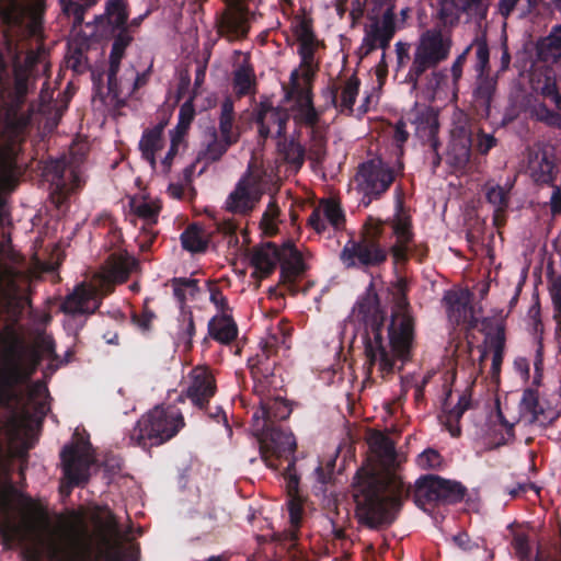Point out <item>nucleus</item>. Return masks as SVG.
I'll return each instance as SVG.
<instances>
[{
	"mask_svg": "<svg viewBox=\"0 0 561 561\" xmlns=\"http://www.w3.org/2000/svg\"><path fill=\"white\" fill-rule=\"evenodd\" d=\"M18 494L12 483L0 490V537L7 548L15 542L30 541L23 551L25 561H138L139 545L124 543V535L114 514L95 520L101 550L93 557L89 549L73 547L81 527L78 520L58 528H50L46 523L48 534L45 537L38 533L33 519L15 523L13 512Z\"/></svg>",
	"mask_w": 561,
	"mask_h": 561,
	"instance_id": "obj_1",
	"label": "nucleus"
},
{
	"mask_svg": "<svg viewBox=\"0 0 561 561\" xmlns=\"http://www.w3.org/2000/svg\"><path fill=\"white\" fill-rule=\"evenodd\" d=\"M410 495L411 488L399 476L387 473L382 477L373 469L362 467L352 483L355 518L369 529L389 527Z\"/></svg>",
	"mask_w": 561,
	"mask_h": 561,
	"instance_id": "obj_2",
	"label": "nucleus"
},
{
	"mask_svg": "<svg viewBox=\"0 0 561 561\" xmlns=\"http://www.w3.org/2000/svg\"><path fill=\"white\" fill-rule=\"evenodd\" d=\"M0 28L8 51L13 54L11 72L0 80V102L23 105L34 89V68L45 55L42 38H38L42 27L35 34L16 33L11 41H7L2 23Z\"/></svg>",
	"mask_w": 561,
	"mask_h": 561,
	"instance_id": "obj_3",
	"label": "nucleus"
},
{
	"mask_svg": "<svg viewBox=\"0 0 561 561\" xmlns=\"http://www.w3.org/2000/svg\"><path fill=\"white\" fill-rule=\"evenodd\" d=\"M354 312L357 319L364 323L365 332L363 342L365 347L366 362L364 367L367 376H371L375 366L382 378L392 375L398 358L387 350L383 341L385 313L380 308L379 297L373 282L367 286L365 293L359 296Z\"/></svg>",
	"mask_w": 561,
	"mask_h": 561,
	"instance_id": "obj_4",
	"label": "nucleus"
},
{
	"mask_svg": "<svg viewBox=\"0 0 561 561\" xmlns=\"http://www.w3.org/2000/svg\"><path fill=\"white\" fill-rule=\"evenodd\" d=\"M0 342L5 347L2 365V387H0V403L16 405L21 402L19 386L26 383L35 374L43 360L39 351L33 350L27 364H23L24 345L13 325H5L0 333Z\"/></svg>",
	"mask_w": 561,
	"mask_h": 561,
	"instance_id": "obj_5",
	"label": "nucleus"
},
{
	"mask_svg": "<svg viewBox=\"0 0 561 561\" xmlns=\"http://www.w3.org/2000/svg\"><path fill=\"white\" fill-rule=\"evenodd\" d=\"M381 224L366 222L357 239L346 241L339 259L344 268L369 272L381 267L388 260L390 249L381 243Z\"/></svg>",
	"mask_w": 561,
	"mask_h": 561,
	"instance_id": "obj_6",
	"label": "nucleus"
},
{
	"mask_svg": "<svg viewBox=\"0 0 561 561\" xmlns=\"http://www.w3.org/2000/svg\"><path fill=\"white\" fill-rule=\"evenodd\" d=\"M391 294L394 310L388 325V339L391 352L401 362L398 370H402L403 365L412 358L415 336L414 319L409 312L408 282L404 277L397 278L392 284Z\"/></svg>",
	"mask_w": 561,
	"mask_h": 561,
	"instance_id": "obj_7",
	"label": "nucleus"
},
{
	"mask_svg": "<svg viewBox=\"0 0 561 561\" xmlns=\"http://www.w3.org/2000/svg\"><path fill=\"white\" fill-rule=\"evenodd\" d=\"M295 35L300 44L302 62L299 70L291 73L290 82L285 87V100L295 102L296 105H313L311 85L316 73L314 50L318 42L311 19L304 18L297 25Z\"/></svg>",
	"mask_w": 561,
	"mask_h": 561,
	"instance_id": "obj_8",
	"label": "nucleus"
},
{
	"mask_svg": "<svg viewBox=\"0 0 561 561\" xmlns=\"http://www.w3.org/2000/svg\"><path fill=\"white\" fill-rule=\"evenodd\" d=\"M185 426L182 412L175 407H154L144 414L130 433V440L144 449L160 446Z\"/></svg>",
	"mask_w": 561,
	"mask_h": 561,
	"instance_id": "obj_9",
	"label": "nucleus"
},
{
	"mask_svg": "<svg viewBox=\"0 0 561 561\" xmlns=\"http://www.w3.org/2000/svg\"><path fill=\"white\" fill-rule=\"evenodd\" d=\"M287 339L289 334L282 327H277L276 332L268 334L261 344V351L249 358L248 366L254 381L255 394L282 389L283 379L277 352L280 344H286Z\"/></svg>",
	"mask_w": 561,
	"mask_h": 561,
	"instance_id": "obj_10",
	"label": "nucleus"
},
{
	"mask_svg": "<svg viewBox=\"0 0 561 561\" xmlns=\"http://www.w3.org/2000/svg\"><path fill=\"white\" fill-rule=\"evenodd\" d=\"M394 180L393 167L380 157L359 163L354 176L355 190L360 195L359 205L367 208L373 202L380 201Z\"/></svg>",
	"mask_w": 561,
	"mask_h": 561,
	"instance_id": "obj_11",
	"label": "nucleus"
},
{
	"mask_svg": "<svg viewBox=\"0 0 561 561\" xmlns=\"http://www.w3.org/2000/svg\"><path fill=\"white\" fill-rule=\"evenodd\" d=\"M62 481L59 491L69 496L75 488H84L90 480V469L94 463L92 446L89 439L80 438L68 444L60 451Z\"/></svg>",
	"mask_w": 561,
	"mask_h": 561,
	"instance_id": "obj_12",
	"label": "nucleus"
},
{
	"mask_svg": "<svg viewBox=\"0 0 561 561\" xmlns=\"http://www.w3.org/2000/svg\"><path fill=\"white\" fill-rule=\"evenodd\" d=\"M44 0H0V23L7 41L16 33L35 34L41 28Z\"/></svg>",
	"mask_w": 561,
	"mask_h": 561,
	"instance_id": "obj_13",
	"label": "nucleus"
},
{
	"mask_svg": "<svg viewBox=\"0 0 561 561\" xmlns=\"http://www.w3.org/2000/svg\"><path fill=\"white\" fill-rule=\"evenodd\" d=\"M261 431V453L268 461L267 454L275 459L288 460L284 476L288 480L289 488H297L299 477L296 473V451L297 443L294 434L283 425L260 427Z\"/></svg>",
	"mask_w": 561,
	"mask_h": 561,
	"instance_id": "obj_14",
	"label": "nucleus"
},
{
	"mask_svg": "<svg viewBox=\"0 0 561 561\" xmlns=\"http://www.w3.org/2000/svg\"><path fill=\"white\" fill-rule=\"evenodd\" d=\"M467 494V489L460 482L444 479L436 474L421 476L415 481L413 500L416 506L451 505L460 503Z\"/></svg>",
	"mask_w": 561,
	"mask_h": 561,
	"instance_id": "obj_15",
	"label": "nucleus"
},
{
	"mask_svg": "<svg viewBox=\"0 0 561 561\" xmlns=\"http://www.w3.org/2000/svg\"><path fill=\"white\" fill-rule=\"evenodd\" d=\"M451 46L449 37L444 38L440 28L428 30L422 34L416 47L411 76L415 81L430 68H435L448 57Z\"/></svg>",
	"mask_w": 561,
	"mask_h": 561,
	"instance_id": "obj_16",
	"label": "nucleus"
},
{
	"mask_svg": "<svg viewBox=\"0 0 561 561\" xmlns=\"http://www.w3.org/2000/svg\"><path fill=\"white\" fill-rule=\"evenodd\" d=\"M471 127L470 114L463 107H454L447 157L457 169H463L470 161L473 142Z\"/></svg>",
	"mask_w": 561,
	"mask_h": 561,
	"instance_id": "obj_17",
	"label": "nucleus"
},
{
	"mask_svg": "<svg viewBox=\"0 0 561 561\" xmlns=\"http://www.w3.org/2000/svg\"><path fill=\"white\" fill-rule=\"evenodd\" d=\"M370 24L366 28L364 39L365 54H369L376 48L386 49L396 33L394 7L383 5L382 9L373 5L368 15Z\"/></svg>",
	"mask_w": 561,
	"mask_h": 561,
	"instance_id": "obj_18",
	"label": "nucleus"
},
{
	"mask_svg": "<svg viewBox=\"0 0 561 561\" xmlns=\"http://www.w3.org/2000/svg\"><path fill=\"white\" fill-rule=\"evenodd\" d=\"M225 10L216 22L217 32L229 41L242 39L250 31L248 0H224Z\"/></svg>",
	"mask_w": 561,
	"mask_h": 561,
	"instance_id": "obj_19",
	"label": "nucleus"
},
{
	"mask_svg": "<svg viewBox=\"0 0 561 561\" xmlns=\"http://www.w3.org/2000/svg\"><path fill=\"white\" fill-rule=\"evenodd\" d=\"M279 282L276 287L270 289L275 294L278 287H284L290 295L298 293L297 279L306 272V264L301 253L291 240L283 243V251L279 257Z\"/></svg>",
	"mask_w": 561,
	"mask_h": 561,
	"instance_id": "obj_20",
	"label": "nucleus"
},
{
	"mask_svg": "<svg viewBox=\"0 0 561 561\" xmlns=\"http://www.w3.org/2000/svg\"><path fill=\"white\" fill-rule=\"evenodd\" d=\"M488 12L486 0H439L437 19L444 28L458 25L461 14L485 19Z\"/></svg>",
	"mask_w": 561,
	"mask_h": 561,
	"instance_id": "obj_21",
	"label": "nucleus"
},
{
	"mask_svg": "<svg viewBox=\"0 0 561 561\" xmlns=\"http://www.w3.org/2000/svg\"><path fill=\"white\" fill-rule=\"evenodd\" d=\"M276 391L270 390L264 394H257L260 397V409L253 414L256 428L282 425L280 422L290 416L293 412L291 404L276 394Z\"/></svg>",
	"mask_w": 561,
	"mask_h": 561,
	"instance_id": "obj_22",
	"label": "nucleus"
},
{
	"mask_svg": "<svg viewBox=\"0 0 561 561\" xmlns=\"http://www.w3.org/2000/svg\"><path fill=\"white\" fill-rule=\"evenodd\" d=\"M327 222L335 230L345 228V213L341 204L333 198H323L319 205L311 211L307 225L317 233H323L327 230Z\"/></svg>",
	"mask_w": 561,
	"mask_h": 561,
	"instance_id": "obj_23",
	"label": "nucleus"
},
{
	"mask_svg": "<svg viewBox=\"0 0 561 561\" xmlns=\"http://www.w3.org/2000/svg\"><path fill=\"white\" fill-rule=\"evenodd\" d=\"M261 198L250 174L242 176L226 199V210L236 215H249Z\"/></svg>",
	"mask_w": 561,
	"mask_h": 561,
	"instance_id": "obj_24",
	"label": "nucleus"
},
{
	"mask_svg": "<svg viewBox=\"0 0 561 561\" xmlns=\"http://www.w3.org/2000/svg\"><path fill=\"white\" fill-rule=\"evenodd\" d=\"M206 65L194 59L185 64L180 71V81L176 91V102L183 101L182 105H193L195 96L205 80Z\"/></svg>",
	"mask_w": 561,
	"mask_h": 561,
	"instance_id": "obj_25",
	"label": "nucleus"
},
{
	"mask_svg": "<svg viewBox=\"0 0 561 561\" xmlns=\"http://www.w3.org/2000/svg\"><path fill=\"white\" fill-rule=\"evenodd\" d=\"M171 107H162L158 111V124L153 127L146 128L139 140V150L141 157L146 160L152 169L156 168V153L162 149V134L165 126L169 124V119L172 116Z\"/></svg>",
	"mask_w": 561,
	"mask_h": 561,
	"instance_id": "obj_26",
	"label": "nucleus"
},
{
	"mask_svg": "<svg viewBox=\"0 0 561 561\" xmlns=\"http://www.w3.org/2000/svg\"><path fill=\"white\" fill-rule=\"evenodd\" d=\"M216 393V380L206 367H195L191 373V383L186 389V396L192 403L205 409L209 400Z\"/></svg>",
	"mask_w": 561,
	"mask_h": 561,
	"instance_id": "obj_27",
	"label": "nucleus"
},
{
	"mask_svg": "<svg viewBox=\"0 0 561 561\" xmlns=\"http://www.w3.org/2000/svg\"><path fill=\"white\" fill-rule=\"evenodd\" d=\"M128 10L125 0H108L105 13L95 18L94 23L102 37L114 36L117 31L128 28Z\"/></svg>",
	"mask_w": 561,
	"mask_h": 561,
	"instance_id": "obj_28",
	"label": "nucleus"
},
{
	"mask_svg": "<svg viewBox=\"0 0 561 561\" xmlns=\"http://www.w3.org/2000/svg\"><path fill=\"white\" fill-rule=\"evenodd\" d=\"M443 302L446 307L448 319L453 324L468 323L469 328H477L478 319L473 316V308L469 302L468 296L455 290H448L443 297Z\"/></svg>",
	"mask_w": 561,
	"mask_h": 561,
	"instance_id": "obj_29",
	"label": "nucleus"
},
{
	"mask_svg": "<svg viewBox=\"0 0 561 561\" xmlns=\"http://www.w3.org/2000/svg\"><path fill=\"white\" fill-rule=\"evenodd\" d=\"M413 116L416 137L422 142L428 145L431 150L440 148V141L437 136L439 130L437 108L423 107L422 111H416Z\"/></svg>",
	"mask_w": 561,
	"mask_h": 561,
	"instance_id": "obj_30",
	"label": "nucleus"
},
{
	"mask_svg": "<svg viewBox=\"0 0 561 561\" xmlns=\"http://www.w3.org/2000/svg\"><path fill=\"white\" fill-rule=\"evenodd\" d=\"M283 244L278 247L274 242H266L254 247L250 253V263L254 267L252 276L266 278L273 274L279 261Z\"/></svg>",
	"mask_w": 561,
	"mask_h": 561,
	"instance_id": "obj_31",
	"label": "nucleus"
},
{
	"mask_svg": "<svg viewBox=\"0 0 561 561\" xmlns=\"http://www.w3.org/2000/svg\"><path fill=\"white\" fill-rule=\"evenodd\" d=\"M289 119L287 107H260L256 124L259 135L266 139L268 136L283 137Z\"/></svg>",
	"mask_w": 561,
	"mask_h": 561,
	"instance_id": "obj_32",
	"label": "nucleus"
},
{
	"mask_svg": "<svg viewBox=\"0 0 561 561\" xmlns=\"http://www.w3.org/2000/svg\"><path fill=\"white\" fill-rule=\"evenodd\" d=\"M396 242L389 248L396 263L408 262V250L414 239L412 222L409 217H397L392 224Z\"/></svg>",
	"mask_w": 561,
	"mask_h": 561,
	"instance_id": "obj_33",
	"label": "nucleus"
},
{
	"mask_svg": "<svg viewBox=\"0 0 561 561\" xmlns=\"http://www.w3.org/2000/svg\"><path fill=\"white\" fill-rule=\"evenodd\" d=\"M513 185L514 182L506 183L504 186L489 182L484 186L485 199L494 207L493 221L497 227L505 222Z\"/></svg>",
	"mask_w": 561,
	"mask_h": 561,
	"instance_id": "obj_34",
	"label": "nucleus"
},
{
	"mask_svg": "<svg viewBox=\"0 0 561 561\" xmlns=\"http://www.w3.org/2000/svg\"><path fill=\"white\" fill-rule=\"evenodd\" d=\"M136 265L137 261L127 252L112 253L105 261L104 272L111 282L122 284L128 279Z\"/></svg>",
	"mask_w": 561,
	"mask_h": 561,
	"instance_id": "obj_35",
	"label": "nucleus"
},
{
	"mask_svg": "<svg viewBox=\"0 0 561 561\" xmlns=\"http://www.w3.org/2000/svg\"><path fill=\"white\" fill-rule=\"evenodd\" d=\"M208 336L216 342L228 345L238 336V327L229 313L214 316L207 324Z\"/></svg>",
	"mask_w": 561,
	"mask_h": 561,
	"instance_id": "obj_36",
	"label": "nucleus"
},
{
	"mask_svg": "<svg viewBox=\"0 0 561 561\" xmlns=\"http://www.w3.org/2000/svg\"><path fill=\"white\" fill-rule=\"evenodd\" d=\"M519 413L527 416L529 423L545 422L546 416L545 403L540 400L538 388L527 387L524 389L519 404Z\"/></svg>",
	"mask_w": 561,
	"mask_h": 561,
	"instance_id": "obj_37",
	"label": "nucleus"
},
{
	"mask_svg": "<svg viewBox=\"0 0 561 561\" xmlns=\"http://www.w3.org/2000/svg\"><path fill=\"white\" fill-rule=\"evenodd\" d=\"M93 299V293L83 285L78 286L62 301L60 309L66 314L94 313L98 306L90 309L89 304Z\"/></svg>",
	"mask_w": 561,
	"mask_h": 561,
	"instance_id": "obj_38",
	"label": "nucleus"
},
{
	"mask_svg": "<svg viewBox=\"0 0 561 561\" xmlns=\"http://www.w3.org/2000/svg\"><path fill=\"white\" fill-rule=\"evenodd\" d=\"M529 171L535 183L554 185L558 169L546 152L541 156L536 153L535 158L529 160Z\"/></svg>",
	"mask_w": 561,
	"mask_h": 561,
	"instance_id": "obj_39",
	"label": "nucleus"
},
{
	"mask_svg": "<svg viewBox=\"0 0 561 561\" xmlns=\"http://www.w3.org/2000/svg\"><path fill=\"white\" fill-rule=\"evenodd\" d=\"M537 57L540 61L556 64L561 59V24L536 45Z\"/></svg>",
	"mask_w": 561,
	"mask_h": 561,
	"instance_id": "obj_40",
	"label": "nucleus"
},
{
	"mask_svg": "<svg viewBox=\"0 0 561 561\" xmlns=\"http://www.w3.org/2000/svg\"><path fill=\"white\" fill-rule=\"evenodd\" d=\"M485 342L493 352L491 373L492 376L495 377L501 373L506 343L505 324L502 321L496 324L494 333H485Z\"/></svg>",
	"mask_w": 561,
	"mask_h": 561,
	"instance_id": "obj_41",
	"label": "nucleus"
},
{
	"mask_svg": "<svg viewBox=\"0 0 561 561\" xmlns=\"http://www.w3.org/2000/svg\"><path fill=\"white\" fill-rule=\"evenodd\" d=\"M131 213L145 221L144 227L152 228L158 222L161 203L158 199H135L129 203Z\"/></svg>",
	"mask_w": 561,
	"mask_h": 561,
	"instance_id": "obj_42",
	"label": "nucleus"
},
{
	"mask_svg": "<svg viewBox=\"0 0 561 561\" xmlns=\"http://www.w3.org/2000/svg\"><path fill=\"white\" fill-rule=\"evenodd\" d=\"M182 248L191 253H203L207 250L209 240L204 230L196 224L190 225L180 237Z\"/></svg>",
	"mask_w": 561,
	"mask_h": 561,
	"instance_id": "obj_43",
	"label": "nucleus"
},
{
	"mask_svg": "<svg viewBox=\"0 0 561 561\" xmlns=\"http://www.w3.org/2000/svg\"><path fill=\"white\" fill-rule=\"evenodd\" d=\"M90 48L85 38L73 39L67 54V67L76 72L82 73L88 69L87 53Z\"/></svg>",
	"mask_w": 561,
	"mask_h": 561,
	"instance_id": "obj_44",
	"label": "nucleus"
},
{
	"mask_svg": "<svg viewBox=\"0 0 561 561\" xmlns=\"http://www.w3.org/2000/svg\"><path fill=\"white\" fill-rule=\"evenodd\" d=\"M112 53L110 56V69H108V78L112 80L121 65V60L124 57L126 47L131 43L133 37L128 34V28H123L117 31L114 36Z\"/></svg>",
	"mask_w": 561,
	"mask_h": 561,
	"instance_id": "obj_45",
	"label": "nucleus"
},
{
	"mask_svg": "<svg viewBox=\"0 0 561 561\" xmlns=\"http://www.w3.org/2000/svg\"><path fill=\"white\" fill-rule=\"evenodd\" d=\"M469 405L470 400L466 396H460L458 403L446 411L444 424L453 437L460 436L461 428L459 426V422Z\"/></svg>",
	"mask_w": 561,
	"mask_h": 561,
	"instance_id": "obj_46",
	"label": "nucleus"
},
{
	"mask_svg": "<svg viewBox=\"0 0 561 561\" xmlns=\"http://www.w3.org/2000/svg\"><path fill=\"white\" fill-rule=\"evenodd\" d=\"M172 287L181 309H185V302L188 297L194 298L199 291L198 280L194 278L174 277L172 279Z\"/></svg>",
	"mask_w": 561,
	"mask_h": 561,
	"instance_id": "obj_47",
	"label": "nucleus"
},
{
	"mask_svg": "<svg viewBox=\"0 0 561 561\" xmlns=\"http://www.w3.org/2000/svg\"><path fill=\"white\" fill-rule=\"evenodd\" d=\"M219 117V131L221 138L236 144L239 139V130L234 125L236 113L234 107H221Z\"/></svg>",
	"mask_w": 561,
	"mask_h": 561,
	"instance_id": "obj_48",
	"label": "nucleus"
},
{
	"mask_svg": "<svg viewBox=\"0 0 561 561\" xmlns=\"http://www.w3.org/2000/svg\"><path fill=\"white\" fill-rule=\"evenodd\" d=\"M374 450L386 466H394L397 451L394 443L383 434H378L373 444Z\"/></svg>",
	"mask_w": 561,
	"mask_h": 561,
	"instance_id": "obj_49",
	"label": "nucleus"
},
{
	"mask_svg": "<svg viewBox=\"0 0 561 561\" xmlns=\"http://www.w3.org/2000/svg\"><path fill=\"white\" fill-rule=\"evenodd\" d=\"M233 90L239 98L254 93L255 77L250 68H241L234 72Z\"/></svg>",
	"mask_w": 561,
	"mask_h": 561,
	"instance_id": "obj_50",
	"label": "nucleus"
},
{
	"mask_svg": "<svg viewBox=\"0 0 561 561\" xmlns=\"http://www.w3.org/2000/svg\"><path fill=\"white\" fill-rule=\"evenodd\" d=\"M195 332L196 329L193 312L191 310L182 309L179 318L178 337L184 342L185 348L188 351L193 347V337Z\"/></svg>",
	"mask_w": 561,
	"mask_h": 561,
	"instance_id": "obj_51",
	"label": "nucleus"
},
{
	"mask_svg": "<svg viewBox=\"0 0 561 561\" xmlns=\"http://www.w3.org/2000/svg\"><path fill=\"white\" fill-rule=\"evenodd\" d=\"M536 91L549 102L561 105V93L553 76H545L536 81Z\"/></svg>",
	"mask_w": 561,
	"mask_h": 561,
	"instance_id": "obj_52",
	"label": "nucleus"
},
{
	"mask_svg": "<svg viewBox=\"0 0 561 561\" xmlns=\"http://www.w3.org/2000/svg\"><path fill=\"white\" fill-rule=\"evenodd\" d=\"M232 145L233 144L231 141L221 137L219 139L217 131L214 128L211 133V140L208 142L205 151L203 152V157L208 162H216L221 159V157Z\"/></svg>",
	"mask_w": 561,
	"mask_h": 561,
	"instance_id": "obj_53",
	"label": "nucleus"
},
{
	"mask_svg": "<svg viewBox=\"0 0 561 561\" xmlns=\"http://www.w3.org/2000/svg\"><path fill=\"white\" fill-rule=\"evenodd\" d=\"M179 122L175 128L171 131V137L183 140L184 136L195 117V107H180Z\"/></svg>",
	"mask_w": 561,
	"mask_h": 561,
	"instance_id": "obj_54",
	"label": "nucleus"
},
{
	"mask_svg": "<svg viewBox=\"0 0 561 561\" xmlns=\"http://www.w3.org/2000/svg\"><path fill=\"white\" fill-rule=\"evenodd\" d=\"M66 169H67V165H66V161L64 159L54 160L46 168L47 174L51 176V183L59 191L65 190L67 186V183L65 180Z\"/></svg>",
	"mask_w": 561,
	"mask_h": 561,
	"instance_id": "obj_55",
	"label": "nucleus"
},
{
	"mask_svg": "<svg viewBox=\"0 0 561 561\" xmlns=\"http://www.w3.org/2000/svg\"><path fill=\"white\" fill-rule=\"evenodd\" d=\"M288 514H289V522L290 525L294 527V531L291 533L290 537L291 540L298 539V529L301 526V518H302V505L298 500H290L288 502Z\"/></svg>",
	"mask_w": 561,
	"mask_h": 561,
	"instance_id": "obj_56",
	"label": "nucleus"
},
{
	"mask_svg": "<svg viewBox=\"0 0 561 561\" xmlns=\"http://www.w3.org/2000/svg\"><path fill=\"white\" fill-rule=\"evenodd\" d=\"M512 546L520 561H529L531 548L529 545V538L526 534L518 533L514 535Z\"/></svg>",
	"mask_w": 561,
	"mask_h": 561,
	"instance_id": "obj_57",
	"label": "nucleus"
},
{
	"mask_svg": "<svg viewBox=\"0 0 561 561\" xmlns=\"http://www.w3.org/2000/svg\"><path fill=\"white\" fill-rule=\"evenodd\" d=\"M443 458L440 454L432 448L424 450L417 457V465L424 470L438 469L442 466Z\"/></svg>",
	"mask_w": 561,
	"mask_h": 561,
	"instance_id": "obj_58",
	"label": "nucleus"
},
{
	"mask_svg": "<svg viewBox=\"0 0 561 561\" xmlns=\"http://www.w3.org/2000/svg\"><path fill=\"white\" fill-rule=\"evenodd\" d=\"M538 346L536 350L535 360H534V368L535 374L533 377V382L530 387L539 388L542 383V377H543V344H542V336L538 337Z\"/></svg>",
	"mask_w": 561,
	"mask_h": 561,
	"instance_id": "obj_59",
	"label": "nucleus"
},
{
	"mask_svg": "<svg viewBox=\"0 0 561 561\" xmlns=\"http://www.w3.org/2000/svg\"><path fill=\"white\" fill-rule=\"evenodd\" d=\"M495 92V82L492 80H481L476 89V101L482 105H490Z\"/></svg>",
	"mask_w": 561,
	"mask_h": 561,
	"instance_id": "obj_60",
	"label": "nucleus"
},
{
	"mask_svg": "<svg viewBox=\"0 0 561 561\" xmlns=\"http://www.w3.org/2000/svg\"><path fill=\"white\" fill-rule=\"evenodd\" d=\"M62 4V10L66 14H72L75 18L73 25L79 26L83 22V15L87 7L91 5V2H87L85 4H80L73 0H60Z\"/></svg>",
	"mask_w": 561,
	"mask_h": 561,
	"instance_id": "obj_61",
	"label": "nucleus"
},
{
	"mask_svg": "<svg viewBox=\"0 0 561 561\" xmlns=\"http://www.w3.org/2000/svg\"><path fill=\"white\" fill-rule=\"evenodd\" d=\"M284 156L287 162L298 168H300L305 161V150L299 144L295 141H290L285 147Z\"/></svg>",
	"mask_w": 561,
	"mask_h": 561,
	"instance_id": "obj_62",
	"label": "nucleus"
},
{
	"mask_svg": "<svg viewBox=\"0 0 561 561\" xmlns=\"http://www.w3.org/2000/svg\"><path fill=\"white\" fill-rule=\"evenodd\" d=\"M279 215V208L275 201H271L263 213L261 226L266 232H273L275 230V219Z\"/></svg>",
	"mask_w": 561,
	"mask_h": 561,
	"instance_id": "obj_63",
	"label": "nucleus"
},
{
	"mask_svg": "<svg viewBox=\"0 0 561 561\" xmlns=\"http://www.w3.org/2000/svg\"><path fill=\"white\" fill-rule=\"evenodd\" d=\"M359 81L356 77H351L342 88L341 105H353L355 96L358 93Z\"/></svg>",
	"mask_w": 561,
	"mask_h": 561,
	"instance_id": "obj_64",
	"label": "nucleus"
}]
</instances>
